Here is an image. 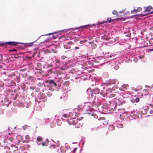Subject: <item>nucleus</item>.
Wrapping results in <instances>:
<instances>
[{"mask_svg":"<svg viewBox=\"0 0 153 153\" xmlns=\"http://www.w3.org/2000/svg\"><path fill=\"white\" fill-rule=\"evenodd\" d=\"M79 49V47H75V49Z\"/></svg>","mask_w":153,"mask_h":153,"instance_id":"36","label":"nucleus"},{"mask_svg":"<svg viewBox=\"0 0 153 153\" xmlns=\"http://www.w3.org/2000/svg\"><path fill=\"white\" fill-rule=\"evenodd\" d=\"M42 76H45V75H42Z\"/></svg>","mask_w":153,"mask_h":153,"instance_id":"43","label":"nucleus"},{"mask_svg":"<svg viewBox=\"0 0 153 153\" xmlns=\"http://www.w3.org/2000/svg\"><path fill=\"white\" fill-rule=\"evenodd\" d=\"M77 149V147H76V148H75L73 150V152H75L76 151V149Z\"/></svg>","mask_w":153,"mask_h":153,"instance_id":"35","label":"nucleus"},{"mask_svg":"<svg viewBox=\"0 0 153 153\" xmlns=\"http://www.w3.org/2000/svg\"><path fill=\"white\" fill-rule=\"evenodd\" d=\"M25 139L26 140L28 141L30 139L29 136L28 135H27L25 136Z\"/></svg>","mask_w":153,"mask_h":153,"instance_id":"20","label":"nucleus"},{"mask_svg":"<svg viewBox=\"0 0 153 153\" xmlns=\"http://www.w3.org/2000/svg\"><path fill=\"white\" fill-rule=\"evenodd\" d=\"M143 92H144L145 93V94H147L149 93L148 91L146 89H144L143 91Z\"/></svg>","mask_w":153,"mask_h":153,"instance_id":"23","label":"nucleus"},{"mask_svg":"<svg viewBox=\"0 0 153 153\" xmlns=\"http://www.w3.org/2000/svg\"><path fill=\"white\" fill-rule=\"evenodd\" d=\"M71 43H72V42H69L67 43V44H71Z\"/></svg>","mask_w":153,"mask_h":153,"instance_id":"39","label":"nucleus"},{"mask_svg":"<svg viewBox=\"0 0 153 153\" xmlns=\"http://www.w3.org/2000/svg\"><path fill=\"white\" fill-rule=\"evenodd\" d=\"M109 129L111 131L114 130V128L112 126H110L109 127Z\"/></svg>","mask_w":153,"mask_h":153,"instance_id":"22","label":"nucleus"},{"mask_svg":"<svg viewBox=\"0 0 153 153\" xmlns=\"http://www.w3.org/2000/svg\"><path fill=\"white\" fill-rule=\"evenodd\" d=\"M16 140V144L19 143V142L22 140V137L20 135H15Z\"/></svg>","mask_w":153,"mask_h":153,"instance_id":"6","label":"nucleus"},{"mask_svg":"<svg viewBox=\"0 0 153 153\" xmlns=\"http://www.w3.org/2000/svg\"><path fill=\"white\" fill-rule=\"evenodd\" d=\"M47 95L49 96H51L52 95V94L50 92L48 91L47 93Z\"/></svg>","mask_w":153,"mask_h":153,"instance_id":"27","label":"nucleus"},{"mask_svg":"<svg viewBox=\"0 0 153 153\" xmlns=\"http://www.w3.org/2000/svg\"><path fill=\"white\" fill-rule=\"evenodd\" d=\"M93 93L95 94H99V91L98 89H95L93 90V91H92Z\"/></svg>","mask_w":153,"mask_h":153,"instance_id":"14","label":"nucleus"},{"mask_svg":"<svg viewBox=\"0 0 153 153\" xmlns=\"http://www.w3.org/2000/svg\"><path fill=\"white\" fill-rule=\"evenodd\" d=\"M21 44V43L17 42H5L2 44V45H8L10 46H15L17 45L18 44Z\"/></svg>","mask_w":153,"mask_h":153,"instance_id":"4","label":"nucleus"},{"mask_svg":"<svg viewBox=\"0 0 153 153\" xmlns=\"http://www.w3.org/2000/svg\"><path fill=\"white\" fill-rule=\"evenodd\" d=\"M48 139H46L45 142H43L42 143H39V145H42V146H47V145H46V143H48Z\"/></svg>","mask_w":153,"mask_h":153,"instance_id":"10","label":"nucleus"},{"mask_svg":"<svg viewBox=\"0 0 153 153\" xmlns=\"http://www.w3.org/2000/svg\"><path fill=\"white\" fill-rule=\"evenodd\" d=\"M39 66H42L41 63H39Z\"/></svg>","mask_w":153,"mask_h":153,"instance_id":"37","label":"nucleus"},{"mask_svg":"<svg viewBox=\"0 0 153 153\" xmlns=\"http://www.w3.org/2000/svg\"><path fill=\"white\" fill-rule=\"evenodd\" d=\"M83 41H80V42L79 43H80V44H82V43H83Z\"/></svg>","mask_w":153,"mask_h":153,"instance_id":"38","label":"nucleus"},{"mask_svg":"<svg viewBox=\"0 0 153 153\" xmlns=\"http://www.w3.org/2000/svg\"><path fill=\"white\" fill-rule=\"evenodd\" d=\"M9 51H11V52H13V51H15L16 52L17 51H16V49H13V50H10Z\"/></svg>","mask_w":153,"mask_h":153,"instance_id":"33","label":"nucleus"},{"mask_svg":"<svg viewBox=\"0 0 153 153\" xmlns=\"http://www.w3.org/2000/svg\"><path fill=\"white\" fill-rule=\"evenodd\" d=\"M9 141L11 143L16 144V141L15 138V135L14 134H11L10 137L8 139Z\"/></svg>","mask_w":153,"mask_h":153,"instance_id":"3","label":"nucleus"},{"mask_svg":"<svg viewBox=\"0 0 153 153\" xmlns=\"http://www.w3.org/2000/svg\"><path fill=\"white\" fill-rule=\"evenodd\" d=\"M68 121L69 122L73 125H74L77 123V121L75 119H71L70 120H68Z\"/></svg>","mask_w":153,"mask_h":153,"instance_id":"8","label":"nucleus"},{"mask_svg":"<svg viewBox=\"0 0 153 153\" xmlns=\"http://www.w3.org/2000/svg\"><path fill=\"white\" fill-rule=\"evenodd\" d=\"M46 82L49 83L52 86H53V85H55V86H57L55 82L53 80H48L46 81Z\"/></svg>","mask_w":153,"mask_h":153,"instance_id":"9","label":"nucleus"},{"mask_svg":"<svg viewBox=\"0 0 153 153\" xmlns=\"http://www.w3.org/2000/svg\"><path fill=\"white\" fill-rule=\"evenodd\" d=\"M140 100L139 98L138 97H136L135 98V101L137 102H139Z\"/></svg>","mask_w":153,"mask_h":153,"instance_id":"26","label":"nucleus"},{"mask_svg":"<svg viewBox=\"0 0 153 153\" xmlns=\"http://www.w3.org/2000/svg\"><path fill=\"white\" fill-rule=\"evenodd\" d=\"M57 32H53V33H49L48 34L46 35H51L52 34H55V33H57Z\"/></svg>","mask_w":153,"mask_h":153,"instance_id":"29","label":"nucleus"},{"mask_svg":"<svg viewBox=\"0 0 153 153\" xmlns=\"http://www.w3.org/2000/svg\"><path fill=\"white\" fill-rule=\"evenodd\" d=\"M40 97L39 98V99L40 100H41L40 102L42 101L44 102L46 100L47 97L44 94H43L42 93H40ZM39 102L40 101H39Z\"/></svg>","mask_w":153,"mask_h":153,"instance_id":"5","label":"nucleus"},{"mask_svg":"<svg viewBox=\"0 0 153 153\" xmlns=\"http://www.w3.org/2000/svg\"><path fill=\"white\" fill-rule=\"evenodd\" d=\"M142 8L140 7H138L137 8V9H134L133 11H131V13H132L133 12H139L141 10Z\"/></svg>","mask_w":153,"mask_h":153,"instance_id":"12","label":"nucleus"},{"mask_svg":"<svg viewBox=\"0 0 153 153\" xmlns=\"http://www.w3.org/2000/svg\"><path fill=\"white\" fill-rule=\"evenodd\" d=\"M8 134H9V135H10V133H8Z\"/></svg>","mask_w":153,"mask_h":153,"instance_id":"45","label":"nucleus"},{"mask_svg":"<svg viewBox=\"0 0 153 153\" xmlns=\"http://www.w3.org/2000/svg\"><path fill=\"white\" fill-rule=\"evenodd\" d=\"M39 75L40 74V75H41V73H40V72L39 71Z\"/></svg>","mask_w":153,"mask_h":153,"instance_id":"41","label":"nucleus"},{"mask_svg":"<svg viewBox=\"0 0 153 153\" xmlns=\"http://www.w3.org/2000/svg\"><path fill=\"white\" fill-rule=\"evenodd\" d=\"M149 13L152 14L153 13V11H151V12H150Z\"/></svg>","mask_w":153,"mask_h":153,"instance_id":"40","label":"nucleus"},{"mask_svg":"<svg viewBox=\"0 0 153 153\" xmlns=\"http://www.w3.org/2000/svg\"><path fill=\"white\" fill-rule=\"evenodd\" d=\"M85 105L88 107H91V110H93L95 109L96 111L99 110L98 107L101 105V103L99 102L92 101V102H88L85 103Z\"/></svg>","mask_w":153,"mask_h":153,"instance_id":"1","label":"nucleus"},{"mask_svg":"<svg viewBox=\"0 0 153 153\" xmlns=\"http://www.w3.org/2000/svg\"><path fill=\"white\" fill-rule=\"evenodd\" d=\"M107 21L106 22H103L102 23H100V24H103L104 23H106V22H111V18H109L107 20Z\"/></svg>","mask_w":153,"mask_h":153,"instance_id":"16","label":"nucleus"},{"mask_svg":"<svg viewBox=\"0 0 153 153\" xmlns=\"http://www.w3.org/2000/svg\"><path fill=\"white\" fill-rule=\"evenodd\" d=\"M152 9L151 6H149L147 7V8L144 10L145 12H149Z\"/></svg>","mask_w":153,"mask_h":153,"instance_id":"13","label":"nucleus"},{"mask_svg":"<svg viewBox=\"0 0 153 153\" xmlns=\"http://www.w3.org/2000/svg\"><path fill=\"white\" fill-rule=\"evenodd\" d=\"M34 42H32L31 43H27V45H28V46H31L32 45H33V43H34Z\"/></svg>","mask_w":153,"mask_h":153,"instance_id":"24","label":"nucleus"},{"mask_svg":"<svg viewBox=\"0 0 153 153\" xmlns=\"http://www.w3.org/2000/svg\"><path fill=\"white\" fill-rule=\"evenodd\" d=\"M92 39V38H90V39H89V40H90V39Z\"/></svg>","mask_w":153,"mask_h":153,"instance_id":"46","label":"nucleus"},{"mask_svg":"<svg viewBox=\"0 0 153 153\" xmlns=\"http://www.w3.org/2000/svg\"><path fill=\"white\" fill-rule=\"evenodd\" d=\"M112 13H113V14H114V15H115L117 14V11H116L115 10H114L113 11Z\"/></svg>","mask_w":153,"mask_h":153,"instance_id":"25","label":"nucleus"},{"mask_svg":"<svg viewBox=\"0 0 153 153\" xmlns=\"http://www.w3.org/2000/svg\"><path fill=\"white\" fill-rule=\"evenodd\" d=\"M108 96L109 97H111V98L113 97H114V93L110 94Z\"/></svg>","mask_w":153,"mask_h":153,"instance_id":"19","label":"nucleus"},{"mask_svg":"<svg viewBox=\"0 0 153 153\" xmlns=\"http://www.w3.org/2000/svg\"><path fill=\"white\" fill-rule=\"evenodd\" d=\"M89 25H84V26H81V28H82V29H84V28H85L88 26Z\"/></svg>","mask_w":153,"mask_h":153,"instance_id":"28","label":"nucleus"},{"mask_svg":"<svg viewBox=\"0 0 153 153\" xmlns=\"http://www.w3.org/2000/svg\"><path fill=\"white\" fill-rule=\"evenodd\" d=\"M102 38L107 40H108L110 39V38H108V36L106 35H104L103 36Z\"/></svg>","mask_w":153,"mask_h":153,"instance_id":"17","label":"nucleus"},{"mask_svg":"<svg viewBox=\"0 0 153 153\" xmlns=\"http://www.w3.org/2000/svg\"><path fill=\"white\" fill-rule=\"evenodd\" d=\"M117 126L118 128H122L123 127V126L122 124H118L117 125Z\"/></svg>","mask_w":153,"mask_h":153,"instance_id":"18","label":"nucleus"},{"mask_svg":"<svg viewBox=\"0 0 153 153\" xmlns=\"http://www.w3.org/2000/svg\"><path fill=\"white\" fill-rule=\"evenodd\" d=\"M55 64L57 66L59 65H60V61L59 59H56L55 60Z\"/></svg>","mask_w":153,"mask_h":153,"instance_id":"15","label":"nucleus"},{"mask_svg":"<svg viewBox=\"0 0 153 153\" xmlns=\"http://www.w3.org/2000/svg\"><path fill=\"white\" fill-rule=\"evenodd\" d=\"M112 90V88H108L107 90V92H108V93L111 92Z\"/></svg>","mask_w":153,"mask_h":153,"instance_id":"21","label":"nucleus"},{"mask_svg":"<svg viewBox=\"0 0 153 153\" xmlns=\"http://www.w3.org/2000/svg\"><path fill=\"white\" fill-rule=\"evenodd\" d=\"M5 142H6V141H4V143H5Z\"/></svg>","mask_w":153,"mask_h":153,"instance_id":"44","label":"nucleus"},{"mask_svg":"<svg viewBox=\"0 0 153 153\" xmlns=\"http://www.w3.org/2000/svg\"><path fill=\"white\" fill-rule=\"evenodd\" d=\"M37 141H38V137L37 138Z\"/></svg>","mask_w":153,"mask_h":153,"instance_id":"42","label":"nucleus"},{"mask_svg":"<svg viewBox=\"0 0 153 153\" xmlns=\"http://www.w3.org/2000/svg\"><path fill=\"white\" fill-rule=\"evenodd\" d=\"M42 140V138L41 137H39V142L41 141Z\"/></svg>","mask_w":153,"mask_h":153,"instance_id":"34","label":"nucleus"},{"mask_svg":"<svg viewBox=\"0 0 153 153\" xmlns=\"http://www.w3.org/2000/svg\"><path fill=\"white\" fill-rule=\"evenodd\" d=\"M93 111L92 110H91L90 108L85 111V114L91 115V116H93L94 113Z\"/></svg>","mask_w":153,"mask_h":153,"instance_id":"7","label":"nucleus"},{"mask_svg":"<svg viewBox=\"0 0 153 153\" xmlns=\"http://www.w3.org/2000/svg\"><path fill=\"white\" fill-rule=\"evenodd\" d=\"M23 143H28L29 142V141H28L27 140H24L23 141H22Z\"/></svg>","mask_w":153,"mask_h":153,"instance_id":"31","label":"nucleus"},{"mask_svg":"<svg viewBox=\"0 0 153 153\" xmlns=\"http://www.w3.org/2000/svg\"><path fill=\"white\" fill-rule=\"evenodd\" d=\"M120 96V94L117 92H115L114 93V96L115 99L118 98Z\"/></svg>","mask_w":153,"mask_h":153,"instance_id":"11","label":"nucleus"},{"mask_svg":"<svg viewBox=\"0 0 153 153\" xmlns=\"http://www.w3.org/2000/svg\"><path fill=\"white\" fill-rule=\"evenodd\" d=\"M99 123L101 126L102 125H106L108 124V122L105 118L103 117H101L99 119Z\"/></svg>","mask_w":153,"mask_h":153,"instance_id":"2","label":"nucleus"},{"mask_svg":"<svg viewBox=\"0 0 153 153\" xmlns=\"http://www.w3.org/2000/svg\"><path fill=\"white\" fill-rule=\"evenodd\" d=\"M1 57V61L2 62V61L3 56L1 54L0 55Z\"/></svg>","mask_w":153,"mask_h":153,"instance_id":"32","label":"nucleus"},{"mask_svg":"<svg viewBox=\"0 0 153 153\" xmlns=\"http://www.w3.org/2000/svg\"><path fill=\"white\" fill-rule=\"evenodd\" d=\"M27 128V125H25L23 126V129L25 130Z\"/></svg>","mask_w":153,"mask_h":153,"instance_id":"30","label":"nucleus"}]
</instances>
